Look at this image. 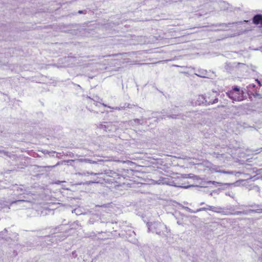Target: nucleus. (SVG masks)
<instances>
[{
    "mask_svg": "<svg viewBox=\"0 0 262 262\" xmlns=\"http://www.w3.org/2000/svg\"><path fill=\"white\" fill-rule=\"evenodd\" d=\"M244 93L242 90L237 86L232 88L226 92L227 96L233 101H241L244 99Z\"/></svg>",
    "mask_w": 262,
    "mask_h": 262,
    "instance_id": "nucleus-1",
    "label": "nucleus"
},
{
    "mask_svg": "<svg viewBox=\"0 0 262 262\" xmlns=\"http://www.w3.org/2000/svg\"><path fill=\"white\" fill-rule=\"evenodd\" d=\"M207 97H206L205 95H200L198 96L196 103L198 105H210L211 103V101H206V99H207Z\"/></svg>",
    "mask_w": 262,
    "mask_h": 262,
    "instance_id": "nucleus-2",
    "label": "nucleus"
},
{
    "mask_svg": "<svg viewBox=\"0 0 262 262\" xmlns=\"http://www.w3.org/2000/svg\"><path fill=\"white\" fill-rule=\"evenodd\" d=\"M253 23L256 25L262 26V15H255L252 19Z\"/></svg>",
    "mask_w": 262,
    "mask_h": 262,
    "instance_id": "nucleus-3",
    "label": "nucleus"
},
{
    "mask_svg": "<svg viewBox=\"0 0 262 262\" xmlns=\"http://www.w3.org/2000/svg\"><path fill=\"white\" fill-rule=\"evenodd\" d=\"M213 95H214L213 94H210V93L205 94V96H206V97H208V98H207V99H206V101H208L209 100V101H211V104L215 103L218 102V98H216V97L214 98Z\"/></svg>",
    "mask_w": 262,
    "mask_h": 262,
    "instance_id": "nucleus-4",
    "label": "nucleus"
},
{
    "mask_svg": "<svg viewBox=\"0 0 262 262\" xmlns=\"http://www.w3.org/2000/svg\"><path fill=\"white\" fill-rule=\"evenodd\" d=\"M121 54H119V55H121ZM119 55V54H112V55H105V56H104V57H111V56H113V57H115V56H117Z\"/></svg>",
    "mask_w": 262,
    "mask_h": 262,
    "instance_id": "nucleus-5",
    "label": "nucleus"
},
{
    "mask_svg": "<svg viewBox=\"0 0 262 262\" xmlns=\"http://www.w3.org/2000/svg\"><path fill=\"white\" fill-rule=\"evenodd\" d=\"M256 81L257 82L258 85L259 86H261V84L260 81H259L258 79H256Z\"/></svg>",
    "mask_w": 262,
    "mask_h": 262,
    "instance_id": "nucleus-6",
    "label": "nucleus"
},
{
    "mask_svg": "<svg viewBox=\"0 0 262 262\" xmlns=\"http://www.w3.org/2000/svg\"><path fill=\"white\" fill-rule=\"evenodd\" d=\"M211 183H212V184H215V183H216V182H215V181H212V182H211ZM216 183H217V184H222L221 183H218V182H216Z\"/></svg>",
    "mask_w": 262,
    "mask_h": 262,
    "instance_id": "nucleus-7",
    "label": "nucleus"
},
{
    "mask_svg": "<svg viewBox=\"0 0 262 262\" xmlns=\"http://www.w3.org/2000/svg\"><path fill=\"white\" fill-rule=\"evenodd\" d=\"M253 86V87H254V86H255V85H254V84H250V85H249V87H250V86Z\"/></svg>",
    "mask_w": 262,
    "mask_h": 262,
    "instance_id": "nucleus-8",
    "label": "nucleus"
},
{
    "mask_svg": "<svg viewBox=\"0 0 262 262\" xmlns=\"http://www.w3.org/2000/svg\"><path fill=\"white\" fill-rule=\"evenodd\" d=\"M260 51L262 52V46L260 48Z\"/></svg>",
    "mask_w": 262,
    "mask_h": 262,
    "instance_id": "nucleus-9",
    "label": "nucleus"
},
{
    "mask_svg": "<svg viewBox=\"0 0 262 262\" xmlns=\"http://www.w3.org/2000/svg\"><path fill=\"white\" fill-rule=\"evenodd\" d=\"M78 13H82V11H79Z\"/></svg>",
    "mask_w": 262,
    "mask_h": 262,
    "instance_id": "nucleus-10",
    "label": "nucleus"
},
{
    "mask_svg": "<svg viewBox=\"0 0 262 262\" xmlns=\"http://www.w3.org/2000/svg\"><path fill=\"white\" fill-rule=\"evenodd\" d=\"M210 210H212V207H210Z\"/></svg>",
    "mask_w": 262,
    "mask_h": 262,
    "instance_id": "nucleus-11",
    "label": "nucleus"
}]
</instances>
